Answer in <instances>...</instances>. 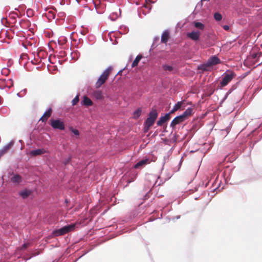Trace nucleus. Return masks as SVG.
<instances>
[{"label":"nucleus","instance_id":"obj_14","mask_svg":"<svg viewBox=\"0 0 262 262\" xmlns=\"http://www.w3.org/2000/svg\"><path fill=\"white\" fill-rule=\"evenodd\" d=\"M82 105H85L86 106H92L93 104L92 101L87 96H84L83 100L81 102Z\"/></svg>","mask_w":262,"mask_h":262},{"label":"nucleus","instance_id":"obj_2","mask_svg":"<svg viewBox=\"0 0 262 262\" xmlns=\"http://www.w3.org/2000/svg\"><path fill=\"white\" fill-rule=\"evenodd\" d=\"M112 69L111 67H108L103 71L96 83V88L100 87L105 82Z\"/></svg>","mask_w":262,"mask_h":262},{"label":"nucleus","instance_id":"obj_38","mask_svg":"<svg viewBox=\"0 0 262 262\" xmlns=\"http://www.w3.org/2000/svg\"><path fill=\"white\" fill-rule=\"evenodd\" d=\"M134 2L137 5H138L139 0H133Z\"/></svg>","mask_w":262,"mask_h":262},{"label":"nucleus","instance_id":"obj_16","mask_svg":"<svg viewBox=\"0 0 262 262\" xmlns=\"http://www.w3.org/2000/svg\"><path fill=\"white\" fill-rule=\"evenodd\" d=\"M210 66L208 64L207 61L203 64H200L198 66V70H201L202 72H204V71H209Z\"/></svg>","mask_w":262,"mask_h":262},{"label":"nucleus","instance_id":"obj_23","mask_svg":"<svg viewBox=\"0 0 262 262\" xmlns=\"http://www.w3.org/2000/svg\"><path fill=\"white\" fill-rule=\"evenodd\" d=\"M194 25L196 28H199L201 30H203L204 29V25L202 23L194 22Z\"/></svg>","mask_w":262,"mask_h":262},{"label":"nucleus","instance_id":"obj_13","mask_svg":"<svg viewBox=\"0 0 262 262\" xmlns=\"http://www.w3.org/2000/svg\"><path fill=\"white\" fill-rule=\"evenodd\" d=\"M32 192L31 190L25 189L20 191L19 194L23 199H26L32 194Z\"/></svg>","mask_w":262,"mask_h":262},{"label":"nucleus","instance_id":"obj_26","mask_svg":"<svg viewBox=\"0 0 262 262\" xmlns=\"http://www.w3.org/2000/svg\"><path fill=\"white\" fill-rule=\"evenodd\" d=\"M6 86L8 87L9 89H10L13 85V80L12 79H9L7 80L6 83Z\"/></svg>","mask_w":262,"mask_h":262},{"label":"nucleus","instance_id":"obj_15","mask_svg":"<svg viewBox=\"0 0 262 262\" xmlns=\"http://www.w3.org/2000/svg\"><path fill=\"white\" fill-rule=\"evenodd\" d=\"M22 181L21 176L18 174H14L11 178V181L15 184H19Z\"/></svg>","mask_w":262,"mask_h":262},{"label":"nucleus","instance_id":"obj_29","mask_svg":"<svg viewBox=\"0 0 262 262\" xmlns=\"http://www.w3.org/2000/svg\"><path fill=\"white\" fill-rule=\"evenodd\" d=\"M79 101V96L77 95L72 101V105H76Z\"/></svg>","mask_w":262,"mask_h":262},{"label":"nucleus","instance_id":"obj_24","mask_svg":"<svg viewBox=\"0 0 262 262\" xmlns=\"http://www.w3.org/2000/svg\"><path fill=\"white\" fill-rule=\"evenodd\" d=\"M141 110L139 108L134 113V118L137 119L139 117V116L141 115Z\"/></svg>","mask_w":262,"mask_h":262},{"label":"nucleus","instance_id":"obj_10","mask_svg":"<svg viewBox=\"0 0 262 262\" xmlns=\"http://www.w3.org/2000/svg\"><path fill=\"white\" fill-rule=\"evenodd\" d=\"M208 64L211 66L216 65L220 63V59L215 56L210 57L207 60Z\"/></svg>","mask_w":262,"mask_h":262},{"label":"nucleus","instance_id":"obj_20","mask_svg":"<svg viewBox=\"0 0 262 262\" xmlns=\"http://www.w3.org/2000/svg\"><path fill=\"white\" fill-rule=\"evenodd\" d=\"M193 111V108L191 107L187 108L186 111L181 115L183 117L186 119L187 117L192 114Z\"/></svg>","mask_w":262,"mask_h":262},{"label":"nucleus","instance_id":"obj_22","mask_svg":"<svg viewBox=\"0 0 262 262\" xmlns=\"http://www.w3.org/2000/svg\"><path fill=\"white\" fill-rule=\"evenodd\" d=\"M141 58H142L141 55H138L136 57V58H135V59L134 60V61H133V62L132 63V67H134L137 66L138 65L139 62L141 60Z\"/></svg>","mask_w":262,"mask_h":262},{"label":"nucleus","instance_id":"obj_33","mask_svg":"<svg viewBox=\"0 0 262 262\" xmlns=\"http://www.w3.org/2000/svg\"><path fill=\"white\" fill-rule=\"evenodd\" d=\"M28 246H29V244L28 243H25L23 245V246L21 247V249H25L28 247Z\"/></svg>","mask_w":262,"mask_h":262},{"label":"nucleus","instance_id":"obj_39","mask_svg":"<svg viewBox=\"0 0 262 262\" xmlns=\"http://www.w3.org/2000/svg\"><path fill=\"white\" fill-rule=\"evenodd\" d=\"M228 95H227V93L226 94V95L225 96L224 99H226L228 97Z\"/></svg>","mask_w":262,"mask_h":262},{"label":"nucleus","instance_id":"obj_35","mask_svg":"<svg viewBox=\"0 0 262 262\" xmlns=\"http://www.w3.org/2000/svg\"><path fill=\"white\" fill-rule=\"evenodd\" d=\"M223 28H224L225 30L227 31V30H229V28H229V26H228V25H224V26H223Z\"/></svg>","mask_w":262,"mask_h":262},{"label":"nucleus","instance_id":"obj_8","mask_svg":"<svg viewBox=\"0 0 262 262\" xmlns=\"http://www.w3.org/2000/svg\"><path fill=\"white\" fill-rule=\"evenodd\" d=\"M185 120L183 116L181 115L176 117L171 121L170 126L173 128L176 125L180 123Z\"/></svg>","mask_w":262,"mask_h":262},{"label":"nucleus","instance_id":"obj_41","mask_svg":"<svg viewBox=\"0 0 262 262\" xmlns=\"http://www.w3.org/2000/svg\"><path fill=\"white\" fill-rule=\"evenodd\" d=\"M179 218H180V216H178V217H177V219H179Z\"/></svg>","mask_w":262,"mask_h":262},{"label":"nucleus","instance_id":"obj_42","mask_svg":"<svg viewBox=\"0 0 262 262\" xmlns=\"http://www.w3.org/2000/svg\"><path fill=\"white\" fill-rule=\"evenodd\" d=\"M69 162V160H67V161L66 162V163Z\"/></svg>","mask_w":262,"mask_h":262},{"label":"nucleus","instance_id":"obj_18","mask_svg":"<svg viewBox=\"0 0 262 262\" xmlns=\"http://www.w3.org/2000/svg\"><path fill=\"white\" fill-rule=\"evenodd\" d=\"M45 152L46 150L44 149H37L36 150H32L30 152V154L32 156H37L45 154Z\"/></svg>","mask_w":262,"mask_h":262},{"label":"nucleus","instance_id":"obj_34","mask_svg":"<svg viewBox=\"0 0 262 262\" xmlns=\"http://www.w3.org/2000/svg\"><path fill=\"white\" fill-rule=\"evenodd\" d=\"M47 118H45L43 115L40 118V120H41L42 122L46 121L47 120Z\"/></svg>","mask_w":262,"mask_h":262},{"label":"nucleus","instance_id":"obj_32","mask_svg":"<svg viewBox=\"0 0 262 262\" xmlns=\"http://www.w3.org/2000/svg\"><path fill=\"white\" fill-rule=\"evenodd\" d=\"M71 130L75 135H76V136L79 135V132L78 130L72 128L71 129Z\"/></svg>","mask_w":262,"mask_h":262},{"label":"nucleus","instance_id":"obj_43","mask_svg":"<svg viewBox=\"0 0 262 262\" xmlns=\"http://www.w3.org/2000/svg\"><path fill=\"white\" fill-rule=\"evenodd\" d=\"M143 13H144V15H146V12L144 13V12H143Z\"/></svg>","mask_w":262,"mask_h":262},{"label":"nucleus","instance_id":"obj_11","mask_svg":"<svg viewBox=\"0 0 262 262\" xmlns=\"http://www.w3.org/2000/svg\"><path fill=\"white\" fill-rule=\"evenodd\" d=\"M170 119V113L166 114L164 116H161L159 120L157 121V124L158 126H161L163 123L167 121Z\"/></svg>","mask_w":262,"mask_h":262},{"label":"nucleus","instance_id":"obj_40","mask_svg":"<svg viewBox=\"0 0 262 262\" xmlns=\"http://www.w3.org/2000/svg\"><path fill=\"white\" fill-rule=\"evenodd\" d=\"M125 30H126V31H126V32H127V31H128V29H127V28H125Z\"/></svg>","mask_w":262,"mask_h":262},{"label":"nucleus","instance_id":"obj_9","mask_svg":"<svg viewBox=\"0 0 262 262\" xmlns=\"http://www.w3.org/2000/svg\"><path fill=\"white\" fill-rule=\"evenodd\" d=\"M149 160L147 158L142 159L137 162L134 166V167L136 169L140 168L143 166H144L145 165L149 163Z\"/></svg>","mask_w":262,"mask_h":262},{"label":"nucleus","instance_id":"obj_21","mask_svg":"<svg viewBox=\"0 0 262 262\" xmlns=\"http://www.w3.org/2000/svg\"><path fill=\"white\" fill-rule=\"evenodd\" d=\"M182 103V102H178L176 104H175V105H174V106L172 108V109L169 112L170 114V113H173L174 112H176L177 110H178L181 107Z\"/></svg>","mask_w":262,"mask_h":262},{"label":"nucleus","instance_id":"obj_30","mask_svg":"<svg viewBox=\"0 0 262 262\" xmlns=\"http://www.w3.org/2000/svg\"><path fill=\"white\" fill-rule=\"evenodd\" d=\"M110 18L112 20H115L117 17V15L116 14H111L110 16Z\"/></svg>","mask_w":262,"mask_h":262},{"label":"nucleus","instance_id":"obj_36","mask_svg":"<svg viewBox=\"0 0 262 262\" xmlns=\"http://www.w3.org/2000/svg\"><path fill=\"white\" fill-rule=\"evenodd\" d=\"M232 90L233 89H230L228 92H227V95H229V94H230L231 93V92H232Z\"/></svg>","mask_w":262,"mask_h":262},{"label":"nucleus","instance_id":"obj_31","mask_svg":"<svg viewBox=\"0 0 262 262\" xmlns=\"http://www.w3.org/2000/svg\"><path fill=\"white\" fill-rule=\"evenodd\" d=\"M262 53L261 52L258 53L257 54H252V57L253 58H256L257 57L259 58L261 55Z\"/></svg>","mask_w":262,"mask_h":262},{"label":"nucleus","instance_id":"obj_25","mask_svg":"<svg viewBox=\"0 0 262 262\" xmlns=\"http://www.w3.org/2000/svg\"><path fill=\"white\" fill-rule=\"evenodd\" d=\"M214 18L216 20L220 21L222 19V16L220 13L215 12L214 14Z\"/></svg>","mask_w":262,"mask_h":262},{"label":"nucleus","instance_id":"obj_7","mask_svg":"<svg viewBox=\"0 0 262 262\" xmlns=\"http://www.w3.org/2000/svg\"><path fill=\"white\" fill-rule=\"evenodd\" d=\"M14 142L11 141L0 149V158L10 150Z\"/></svg>","mask_w":262,"mask_h":262},{"label":"nucleus","instance_id":"obj_4","mask_svg":"<svg viewBox=\"0 0 262 262\" xmlns=\"http://www.w3.org/2000/svg\"><path fill=\"white\" fill-rule=\"evenodd\" d=\"M75 227L74 225H70L64 226L60 229L55 230L53 231L54 236H58L63 235L67 233L72 231Z\"/></svg>","mask_w":262,"mask_h":262},{"label":"nucleus","instance_id":"obj_28","mask_svg":"<svg viewBox=\"0 0 262 262\" xmlns=\"http://www.w3.org/2000/svg\"><path fill=\"white\" fill-rule=\"evenodd\" d=\"M163 68L165 71H171L172 70V67L171 66L169 65H163Z\"/></svg>","mask_w":262,"mask_h":262},{"label":"nucleus","instance_id":"obj_27","mask_svg":"<svg viewBox=\"0 0 262 262\" xmlns=\"http://www.w3.org/2000/svg\"><path fill=\"white\" fill-rule=\"evenodd\" d=\"M51 108H49L48 110L46 111L43 114V116L45 118H48L51 115Z\"/></svg>","mask_w":262,"mask_h":262},{"label":"nucleus","instance_id":"obj_19","mask_svg":"<svg viewBox=\"0 0 262 262\" xmlns=\"http://www.w3.org/2000/svg\"><path fill=\"white\" fill-rule=\"evenodd\" d=\"M169 32L167 30L163 32L161 36V41L163 43H166L168 39Z\"/></svg>","mask_w":262,"mask_h":262},{"label":"nucleus","instance_id":"obj_5","mask_svg":"<svg viewBox=\"0 0 262 262\" xmlns=\"http://www.w3.org/2000/svg\"><path fill=\"white\" fill-rule=\"evenodd\" d=\"M51 126L54 129L64 130L65 125L62 121L59 119H51L50 120Z\"/></svg>","mask_w":262,"mask_h":262},{"label":"nucleus","instance_id":"obj_37","mask_svg":"<svg viewBox=\"0 0 262 262\" xmlns=\"http://www.w3.org/2000/svg\"><path fill=\"white\" fill-rule=\"evenodd\" d=\"M216 183H218L217 185L219 186L220 185V182H219V183H218V181H217V180L216 179L215 180V181L213 183V185H215V184Z\"/></svg>","mask_w":262,"mask_h":262},{"label":"nucleus","instance_id":"obj_6","mask_svg":"<svg viewBox=\"0 0 262 262\" xmlns=\"http://www.w3.org/2000/svg\"><path fill=\"white\" fill-rule=\"evenodd\" d=\"M233 74L231 73L224 74L222 78V80L220 82L221 86L222 87H224L227 85L233 79Z\"/></svg>","mask_w":262,"mask_h":262},{"label":"nucleus","instance_id":"obj_1","mask_svg":"<svg viewBox=\"0 0 262 262\" xmlns=\"http://www.w3.org/2000/svg\"><path fill=\"white\" fill-rule=\"evenodd\" d=\"M158 117V113L156 109L152 108L149 114L148 118L144 122V130L147 132L150 127L154 124Z\"/></svg>","mask_w":262,"mask_h":262},{"label":"nucleus","instance_id":"obj_3","mask_svg":"<svg viewBox=\"0 0 262 262\" xmlns=\"http://www.w3.org/2000/svg\"><path fill=\"white\" fill-rule=\"evenodd\" d=\"M75 227L74 225H70L64 226L60 229L55 230L53 231L54 236H58L63 235L67 233L72 231Z\"/></svg>","mask_w":262,"mask_h":262},{"label":"nucleus","instance_id":"obj_12","mask_svg":"<svg viewBox=\"0 0 262 262\" xmlns=\"http://www.w3.org/2000/svg\"><path fill=\"white\" fill-rule=\"evenodd\" d=\"M200 36V32L199 31H192L187 34V36L193 40L199 39Z\"/></svg>","mask_w":262,"mask_h":262},{"label":"nucleus","instance_id":"obj_17","mask_svg":"<svg viewBox=\"0 0 262 262\" xmlns=\"http://www.w3.org/2000/svg\"><path fill=\"white\" fill-rule=\"evenodd\" d=\"M93 96L97 100H101L103 98L102 92L101 91H95L93 92Z\"/></svg>","mask_w":262,"mask_h":262}]
</instances>
